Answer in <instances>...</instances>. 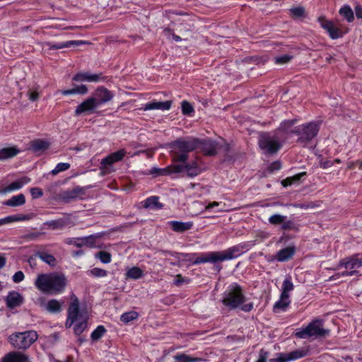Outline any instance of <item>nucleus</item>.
<instances>
[{
    "label": "nucleus",
    "instance_id": "obj_46",
    "mask_svg": "<svg viewBox=\"0 0 362 362\" xmlns=\"http://www.w3.org/2000/svg\"><path fill=\"white\" fill-rule=\"evenodd\" d=\"M281 229L286 230H297L298 227L296 224L291 220L284 219V221L281 223Z\"/></svg>",
    "mask_w": 362,
    "mask_h": 362
},
{
    "label": "nucleus",
    "instance_id": "obj_64",
    "mask_svg": "<svg viewBox=\"0 0 362 362\" xmlns=\"http://www.w3.org/2000/svg\"><path fill=\"white\" fill-rule=\"evenodd\" d=\"M183 282H185L184 279L181 276V274H177L176 276V279L175 281V284L177 286L181 285Z\"/></svg>",
    "mask_w": 362,
    "mask_h": 362
},
{
    "label": "nucleus",
    "instance_id": "obj_47",
    "mask_svg": "<svg viewBox=\"0 0 362 362\" xmlns=\"http://www.w3.org/2000/svg\"><path fill=\"white\" fill-rule=\"evenodd\" d=\"M182 112L185 115H190L194 112L192 105L187 101H183L181 104Z\"/></svg>",
    "mask_w": 362,
    "mask_h": 362
},
{
    "label": "nucleus",
    "instance_id": "obj_53",
    "mask_svg": "<svg viewBox=\"0 0 362 362\" xmlns=\"http://www.w3.org/2000/svg\"><path fill=\"white\" fill-rule=\"evenodd\" d=\"M291 56L284 54L278 57H275V63L278 64H284L288 63L291 59Z\"/></svg>",
    "mask_w": 362,
    "mask_h": 362
},
{
    "label": "nucleus",
    "instance_id": "obj_52",
    "mask_svg": "<svg viewBox=\"0 0 362 362\" xmlns=\"http://www.w3.org/2000/svg\"><path fill=\"white\" fill-rule=\"evenodd\" d=\"M150 174L156 175V176L168 174V168H153L150 170Z\"/></svg>",
    "mask_w": 362,
    "mask_h": 362
},
{
    "label": "nucleus",
    "instance_id": "obj_50",
    "mask_svg": "<svg viewBox=\"0 0 362 362\" xmlns=\"http://www.w3.org/2000/svg\"><path fill=\"white\" fill-rule=\"evenodd\" d=\"M185 168H186L185 162L182 164L174 165L170 170V168H168V173H185Z\"/></svg>",
    "mask_w": 362,
    "mask_h": 362
},
{
    "label": "nucleus",
    "instance_id": "obj_26",
    "mask_svg": "<svg viewBox=\"0 0 362 362\" xmlns=\"http://www.w3.org/2000/svg\"><path fill=\"white\" fill-rule=\"evenodd\" d=\"M31 179L28 177L24 176L17 180L11 182L4 189V192H10L12 191L20 189L23 185L29 183Z\"/></svg>",
    "mask_w": 362,
    "mask_h": 362
},
{
    "label": "nucleus",
    "instance_id": "obj_20",
    "mask_svg": "<svg viewBox=\"0 0 362 362\" xmlns=\"http://www.w3.org/2000/svg\"><path fill=\"white\" fill-rule=\"evenodd\" d=\"M172 105L171 100H166L163 102H158L156 100H153L150 103H146L142 107L139 108L141 110L148 111L153 110H168L170 109Z\"/></svg>",
    "mask_w": 362,
    "mask_h": 362
},
{
    "label": "nucleus",
    "instance_id": "obj_60",
    "mask_svg": "<svg viewBox=\"0 0 362 362\" xmlns=\"http://www.w3.org/2000/svg\"><path fill=\"white\" fill-rule=\"evenodd\" d=\"M29 100L31 101H36L39 98V93L37 91L29 90L28 93Z\"/></svg>",
    "mask_w": 362,
    "mask_h": 362
},
{
    "label": "nucleus",
    "instance_id": "obj_54",
    "mask_svg": "<svg viewBox=\"0 0 362 362\" xmlns=\"http://www.w3.org/2000/svg\"><path fill=\"white\" fill-rule=\"evenodd\" d=\"M65 243L68 245H74L77 247H82V241H81V238H67L65 240Z\"/></svg>",
    "mask_w": 362,
    "mask_h": 362
},
{
    "label": "nucleus",
    "instance_id": "obj_23",
    "mask_svg": "<svg viewBox=\"0 0 362 362\" xmlns=\"http://www.w3.org/2000/svg\"><path fill=\"white\" fill-rule=\"evenodd\" d=\"M6 303L9 309H14L23 304V297L17 291H11L6 296Z\"/></svg>",
    "mask_w": 362,
    "mask_h": 362
},
{
    "label": "nucleus",
    "instance_id": "obj_7",
    "mask_svg": "<svg viewBox=\"0 0 362 362\" xmlns=\"http://www.w3.org/2000/svg\"><path fill=\"white\" fill-rule=\"evenodd\" d=\"M198 139L190 138L187 140H178L173 144V159L175 162L185 163L188 153L197 148Z\"/></svg>",
    "mask_w": 362,
    "mask_h": 362
},
{
    "label": "nucleus",
    "instance_id": "obj_5",
    "mask_svg": "<svg viewBox=\"0 0 362 362\" xmlns=\"http://www.w3.org/2000/svg\"><path fill=\"white\" fill-rule=\"evenodd\" d=\"M68 317L65 322V327L70 328L74 325L75 334L80 335L86 329L88 324V315L79 310V302L76 297L69 306Z\"/></svg>",
    "mask_w": 362,
    "mask_h": 362
},
{
    "label": "nucleus",
    "instance_id": "obj_30",
    "mask_svg": "<svg viewBox=\"0 0 362 362\" xmlns=\"http://www.w3.org/2000/svg\"><path fill=\"white\" fill-rule=\"evenodd\" d=\"M158 199L159 198L158 197L151 196L144 201V206L145 208H150L153 209H162L163 205L159 202Z\"/></svg>",
    "mask_w": 362,
    "mask_h": 362
},
{
    "label": "nucleus",
    "instance_id": "obj_36",
    "mask_svg": "<svg viewBox=\"0 0 362 362\" xmlns=\"http://www.w3.org/2000/svg\"><path fill=\"white\" fill-rule=\"evenodd\" d=\"M174 358L177 362H202L204 361L202 358L192 357L184 354H177Z\"/></svg>",
    "mask_w": 362,
    "mask_h": 362
},
{
    "label": "nucleus",
    "instance_id": "obj_19",
    "mask_svg": "<svg viewBox=\"0 0 362 362\" xmlns=\"http://www.w3.org/2000/svg\"><path fill=\"white\" fill-rule=\"evenodd\" d=\"M86 42L83 40H70L63 42L53 43L51 42H45L42 43V47H48L49 49H60L63 48L70 47L71 46H79L86 44Z\"/></svg>",
    "mask_w": 362,
    "mask_h": 362
},
{
    "label": "nucleus",
    "instance_id": "obj_34",
    "mask_svg": "<svg viewBox=\"0 0 362 362\" xmlns=\"http://www.w3.org/2000/svg\"><path fill=\"white\" fill-rule=\"evenodd\" d=\"M185 173L189 177H194L201 173V169L197 162H192L191 164L185 163Z\"/></svg>",
    "mask_w": 362,
    "mask_h": 362
},
{
    "label": "nucleus",
    "instance_id": "obj_56",
    "mask_svg": "<svg viewBox=\"0 0 362 362\" xmlns=\"http://www.w3.org/2000/svg\"><path fill=\"white\" fill-rule=\"evenodd\" d=\"M30 193L33 199L40 197L43 194L42 189L38 187L31 188Z\"/></svg>",
    "mask_w": 362,
    "mask_h": 362
},
{
    "label": "nucleus",
    "instance_id": "obj_28",
    "mask_svg": "<svg viewBox=\"0 0 362 362\" xmlns=\"http://www.w3.org/2000/svg\"><path fill=\"white\" fill-rule=\"evenodd\" d=\"M19 153L16 147H7L0 149V160L11 158Z\"/></svg>",
    "mask_w": 362,
    "mask_h": 362
},
{
    "label": "nucleus",
    "instance_id": "obj_3",
    "mask_svg": "<svg viewBox=\"0 0 362 362\" xmlns=\"http://www.w3.org/2000/svg\"><path fill=\"white\" fill-rule=\"evenodd\" d=\"M244 249V245L240 244L221 252L202 253L194 260L193 264L207 262L216 263L217 262L230 260L239 257L243 252Z\"/></svg>",
    "mask_w": 362,
    "mask_h": 362
},
{
    "label": "nucleus",
    "instance_id": "obj_16",
    "mask_svg": "<svg viewBox=\"0 0 362 362\" xmlns=\"http://www.w3.org/2000/svg\"><path fill=\"white\" fill-rule=\"evenodd\" d=\"M0 362H31L30 356L19 350L12 351L5 354Z\"/></svg>",
    "mask_w": 362,
    "mask_h": 362
},
{
    "label": "nucleus",
    "instance_id": "obj_8",
    "mask_svg": "<svg viewBox=\"0 0 362 362\" xmlns=\"http://www.w3.org/2000/svg\"><path fill=\"white\" fill-rule=\"evenodd\" d=\"M285 142L274 132L260 134L258 139L259 148L267 154H274Z\"/></svg>",
    "mask_w": 362,
    "mask_h": 362
},
{
    "label": "nucleus",
    "instance_id": "obj_14",
    "mask_svg": "<svg viewBox=\"0 0 362 362\" xmlns=\"http://www.w3.org/2000/svg\"><path fill=\"white\" fill-rule=\"evenodd\" d=\"M318 22L320 26L325 29L332 39H337L343 36L342 32L334 25L332 21H327L325 17H319Z\"/></svg>",
    "mask_w": 362,
    "mask_h": 362
},
{
    "label": "nucleus",
    "instance_id": "obj_9",
    "mask_svg": "<svg viewBox=\"0 0 362 362\" xmlns=\"http://www.w3.org/2000/svg\"><path fill=\"white\" fill-rule=\"evenodd\" d=\"M329 334V330L323 327V321L315 320L310 322L305 327L298 329L295 335L300 339H308L310 337H325Z\"/></svg>",
    "mask_w": 362,
    "mask_h": 362
},
{
    "label": "nucleus",
    "instance_id": "obj_24",
    "mask_svg": "<svg viewBox=\"0 0 362 362\" xmlns=\"http://www.w3.org/2000/svg\"><path fill=\"white\" fill-rule=\"evenodd\" d=\"M126 154L127 151L124 149H119V151L112 153L104 158L101 160L100 164L103 167H105L106 165H111L116 162L122 160Z\"/></svg>",
    "mask_w": 362,
    "mask_h": 362
},
{
    "label": "nucleus",
    "instance_id": "obj_58",
    "mask_svg": "<svg viewBox=\"0 0 362 362\" xmlns=\"http://www.w3.org/2000/svg\"><path fill=\"white\" fill-rule=\"evenodd\" d=\"M332 165H333V162L332 160H323L322 159H321L320 160V167L322 169L329 168L332 167Z\"/></svg>",
    "mask_w": 362,
    "mask_h": 362
},
{
    "label": "nucleus",
    "instance_id": "obj_43",
    "mask_svg": "<svg viewBox=\"0 0 362 362\" xmlns=\"http://www.w3.org/2000/svg\"><path fill=\"white\" fill-rule=\"evenodd\" d=\"M70 164L68 163H59L56 167L51 171L52 175H56L60 172L66 171L70 168Z\"/></svg>",
    "mask_w": 362,
    "mask_h": 362
},
{
    "label": "nucleus",
    "instance_id": "obj_38",
    "mask_svg": "<svg viewBox=\"0 0 362 362\" xmlns=\"http://www.w3.org/2000/svg\"><path fill=\"white\" fill-rule=\"evenodd\" d=\"M107 332L103 325L98 326L91 333L90 338L92 341H96L99 340Z\"/></svg>",
    "mask_w": 362,
    "mask_h": 362
},
{
    "label": "nucleus",
    "instance_id": "obj_63",
    "mask_svg": "<svg viewBox=\"0 0 362 362\" xmlns=\"http://www.w3.org/2000/svg\"><path fill=\"white\" fill-rule=\"evenodd\" d=\"M356 16L358 18L362 19V7L356 6L355 8Z\"/></svg>",
    "mask_w": 362,
    "mask_h": 362
},
{
    "label": "nucleus",
    "instance_id": "obj_15",
    "mask_svg": "<svg viewBox=\"0 0 362 362\" xmlns=\"http://www.w3.org/2000/svg\"><path fill=\"white\" fill-rule=\"evenodd\" d=\"M114 97L112 92L103 86L98 88L93 93L92 98L99 107L102 104L111 100Z\"/></svg>",
    "mask_w": 362,
    "mask_h": 362
},
{
    "label": "nucleus",
    "instance_id": "obj_33",
    "mask_svg": "<svg viewBox=\"0 0 362 362\" xmlns=\"http://www.w3.org/2000/svg\"><path fill=\"white\" fill-rule=\"evenodd\" d=\"M291 300L289 297L284 298L283 294L281 293L280 298L275 303L273 307L274 312H278L279 310H285L286 308L290 304Z\"/></svg>",
    "mask_w": 362,
    "mask_h": 362
},
{
    "label": "nucleus",
    "instance_id": "obj_48",
    "mask_svg": "<svg viewBox=\"0 0 362 362\" xmlns=\"http://www.w3.org/2000/svg\"><path fill=\"white\" fill-rule=\"evenodd\" d=\"M289 11L294 18H300L305 14V9L302 6L291 8Z\"/></svg>",
    "mask_w": 362,
    "mask_h": 362
},
{
    "label": "nucleus",
    "instance_id": "obj_57",
    "mask_svg": "<svg viewBox=\"0 0 362 362\" xmlns=\"http://www.w3.org/2000/svg\"><path fill=\"white\" fill-rule=\"evenodd\" d=\"M24 274L21 271L16 272L13 276V281L15 283H19L24 279Z\"/></svg>",
    "mask_w": 362,
    "mask_h": 362
},
{
    "label": "nucleus",
    "instance_id": "obj_13",
    "mask_svg": "<svg viewBox=\"0 0 362 362\" xmlns=\"http://www.w3.org/2000/svg\"><path fill=\"white\" fill-rule=\"evenodd\" d=\"M296 122V119L284 120L281 122L274 132L285 142L289 135L294 134V129H292V127Z\"/></svg>",
    "mask_w": 362,
    "mask_h": 362
},
{
    "label": "nucleus",
    "instance_id": "obj_44",
    "mask_svg": "<svg viewBox=\"0 0 362 362\" xmlns=\"http://www.w3.org/2000/svg\"><path fill=\"white\" fill-rule=\"evenodd\" d=\"M284 219H286V216L276 214L272 215L269 218V223H271L272 225H279V224H281L284 221Z\"/></svg>",
    "mask_w": 362,
    "mask_h": 362
},
{
    "label": "nucleus",
    "instance_id": "obj_6",
    "mask_svg": "<svg viewBox=\"0 0 362 362\" xmlns=\"http://www.w3.org/2000/svg\"><path fill=\"white\" fill-rule=\"evenodd\" d=\"M38 339L35 330L16 332L8 337V343L16 350L25 351L28 349Z\"/></svg>",
    "mask_w": 362,
    "mask_h": 362
},
{
    "label": "nucleus",
    "instance_id": "obj_31",
    "mask_svg": "<svg viewBox=\"0 0 362 362\" xmlns=\"http://www.w3.org/2000/svg\"><path fill=\"white\" fill-rule=\"evenodd\" d=\"M45 309L50 313H58L62 310V303L56 299L49 300L45 305Z\"/></svg>",
    "mask_w": 362,
    "mask_h": 362
},
{
    "label": "nucleus",
    "instance_id": "obj_12",
    "mask_svg": "<svg viewBox=\"0 0 362 362\" xmlns=\"http://www.w3.org/2000/svg\"><path fill=\"white\" fill-rule=\"evenodd\" d=\"M308 351L296 349L289 353H278L276 357L269 359V362H289L305 357Z\"/></svg>",
    "mask_w": 362,
    "mask_h": 362
},
{
    "label": "nucleus",
    "instance_id": "obj_18",
    "mask_svg": "<svg viewBox=\"0 0 362 362\" xmlns=\"http://www.w3.org/2000/svg\"><path fill=\"white\" fill-rule=\"evenodd\" d=\"M198 141L197 148L202 150L206 155L214 156L217 153L218 144L216 142L210 139L201 140L199 139Z\"/></svg>",
    "mask_w": 362,
    "mask_h": 362
},
{
    "label": "nucleus",
    "instance_id": "obj_55",
    "mask_svg": "<svg viewBox=\"0 0 362 362\" xmlns=\"http://www.w3.org/2000/svg\"><path fill=\"white\" fill-rule=\"evenodd\" d=\"M269 356L268 351H265L264 349H260L259 353V358L256 362H267V359Z\"/></svg>",
    "mask_w": 362,
    "mask_h": 362
},
{
    "label": "nucleus",
    "instance_id": "obj_32",
    "mask_svg": "<svg viewBox=\"0 0 362 362\" xmlns=\"http://www.w3.org/2000/svg\"><path fill=\"white\" fill-rule=\"evenodd\" d=\"M49 144L45 141L37 139L30 143V148L34 152L45 151L49 148Z\"/></svg>",
    "mask_w": 362,
    "mask_h": 362
},
{
    "label": "nucleus",
    "instance_id": "obj_49",
    "mask_svg": "<svg viewBox=\"0 0 362 362\" xmlns=\"http://www.w3.org/2000/svg\"><path fill=\"white\" fill-rule=\"evenodd\" d=\"M81 241H82V246L87 245L90 247H94L95 243V238L93 235L81 238Z\"/></svg>",
    "mask_w": 362,
    "mask_h": 362
},
{
    "label": "nucleus",
    "instance_id": "obj_35",
    "mask_svg": "<svg viewBox=\"0 0 362 362\" xmlns=\"http://www.w3.org/2000/svg\"><path fill=\"white\" fill-rule=\"evenodd\" d=\"M294 286L291 281V277L290 276H286L284 280L281 287V293L284 298L290 297L288 293L293 291Z\"/></svg>",
    "mask_w": 362,
    "mask_h": 362
},
{
    "label": "nucleus",
    "instance_id": "obj_1",
    "mask_svg": "<svg viewBox=\"0 0 362 362\" xmlns=\"http://www.w3.org/2000/svg\"><path fill=\"white\" fill-rule=\"evenodd\" d=\"M67 282V279L63 273L52 272L39 274L34 284L42 293L57 295L64 291Z\"/></svg>",
    "mask_w": 362,
    "mask_h": 362
},
{
    "label": "nucleus",
    "instance_id": "obj_51",
    "mask_svg": "<svg viewBox=\"0 0 362 362\" xmlns=\"http://www.w3.org/2000/svg\"><path fill=\"white\" fill-rule=\"evenodd\" d=\"M23 219H24L23 218H18L16 216H7L6 218L0 219V226L4 225V224H6V223L13 222V221H21V220H23Z\"/></svg>",
    "mask_w": 362,
    "mask_h": 362
},
{
    "label": "nucleus",
    "instance_id": "obj_25",
    "mask_svg": "<svg viewBox=\"0 0 362 362\" xmlns=\"http://www.w3.org/2000/svg\"><path fill=\"white\" fill-rule=\"evenodd\" d=\"M296 252L294 246H288L278 251L275 256V259L278 262H286L291 259Z\"/></svg>",
    "mask_w": 362,
    "mask_h": 362
},
{
    "label": "nucleus",
    "instance_id": "obj_29",
    "mask_svg": "<svg viewBox=\"0 0 362 362\" xmlns=\"http://www.w3.org/2000/svg\"><path fill=\"white\" fill-rule=\"evenodd\" d=\"M25 203V198L24 194H20L13 196L11 199L6 200L4 204L8 206H22Z\"/></svg>",
    "mask_w": 362,
    "mask_h": 362
},
{
    "label": "nucleus",
    "instance_id": "obj_4",
    "mask_svg": "<svg viewBox=\"0 0 362 362\" xmlns=\"http://www.w3.org/2000/svg\"><path fill=\"white\" fill-rule=\"evenodd\" d=\"M362 267V255L355 254L341 259L333 269L338 271L329 277V281L339 279L342 276H351L358 274V269Z\"/></svg>",
    "mask_w": 362,
    "mask_h": 362
},
{
    "label": "nucleus",
    "instance_id": "obj_22",
    "mask_svg": "<svg viewBox=\"0 0 362 362\" xmlns=\"http://www.w3.org/2000/svg\"><path fill=\"white\" fill-rule=\"evenodd\" d=\"M103 78L102 74H97L89 72H79L73 77L72 80L78 82H98Z\"/></svg>",
    "mask_w": 362,
    "mask_h": 362
},
{
    "label": "nucleus",
    "instance_id": "obj_27",
    "mask_svg": "<svg viewBox=\"0 0 362 362\" xmlns=\"http://www.w3.org/2000/svg\"><path fill=\"white\" fill-rule=\"evenodd\" d=\"M172 229L178 233H183L188 230H190L193 226V223L189 222H180L177 221H173L169 222Z\"/></svg>",
    "mask_w": 362,
    "mask_h": 362
},
{
    "label": "nucleus",
    "instance_id": "obj_39",
    "mask_svg": "<svg viewBox=\"0 0 362 362\" xmlns=\"http://www.w3.org/2000/svg\"><path fill=\"white\" fill-rule=\"evenodd\" d=\"M143 275V271L137 267H132L127 272V277L132 279H139L142 277Z\"/></svg>",
    "mask_w": 362,
    "mask_h": 362
},
{
    "label": "nucleus",
    "instance_id": "obj_17",
    "mask_svg": "<svg viewBox=\"0 0 362 362\" xmlns=\"http://www.w3.org/2000/svg\"><path fill=\"white\" fill-rule=\"evenodd\" d=\"M98 107V106L97 103L91 96L79 104L76 107L74 113L76 116L86 112L91 113L93 112Z\"/></svg>",
    "mask_w": 362,
    "mask_h": 362
},
{
    "label": "nucleus",
    "instance_id": "obj_40",
    "mask_svg": "<svg viewBox=\"0 0 362 362\" xmlns=\"http://www.w3.org/2000/svg\"><path fill=\"white\" fill-rule=\"evenodd\" d=\"M45 225L53 230L61 229L65 226V221L62 219L52 220L45 222Z\"/></svg>",
    "mask_w": 362,
    "mask_h": 362
},
{
    "label": "nucleus",
    "instance_id": "obj_59",
    "mask_svg": "<svg viewBox=\"0 0 362 362\" xmlns=\"http://www.w3.org/2000/svg\"><path fill=\"white\" fill-rule=\"evenodd\" d=\"M76 94L85 95L88 93V88L85 85H81L75 88Z\"/></svg>",
    "mask_w": 362,
    "mask_h": 362
},
{
    "label": "nucleus",
    "instance_id": "obj_2",
    "mask_svg": "<svg viewBox=\"0 0 362 362\" xmlns=\"http://www.w3.org/2000/svg\"><path fill=\"white\" fill-rule=\"evenodd\" d=\"M246 297L243 289L238 283L230 284L222 296L221 303L230 310L240 308L244 312H250L253 309V303L244 304Z\"/></svg>",
    "mask_w": 362,
    "mask_h": 362
},
{
    "label": "nucleus",
    "instance_id": "obj_11",
    "mask_svg": "<svg viewBox=\"0 0 362 362\" xmlns=\"http://www.w3.org/2000/svg\"><path fill=\"white\" fill-rule=\"evenodd\" d=\"M86 194V187L77 186L71 189L62 191L59 193V199L66 203H69L78 198L83 199Z\"/></svg>",
    "mask_w": 362,
    "mask_h": 362
},
{
    "label": "nucleus",
    "instance_id": "obj_41",
    "mask_svg": "<svg viewBox=\"0 0 362 362\" xmlns=\"http://www.w3.org/2000/svg\"><path fill=\"white\" fill-rule=\"evenodd\" d=\"M139 317V313L136 311H129L123 313L120 317V320L124 323H128Z\"/></svg>",
    "mask_w": 362,
    "mask_h": 362
},
{
    "label": "nucleus",
    "instance_id": "obj_42",
    "mask_svg": "<svg viewBox=\"0 0 362 362\" xmlns=\"http://www.w3.org/2000/svg\"><path fill=\"white\" fill-rule=\"evenodd\" d=\"M95 257L100 259V261L104 264H108L111 262L112 256L110 253L106 251H100L96 255Z\"/></svg>",
    "mask_w": 362,
    "mask_h": 362
},
{
    "label": "nucleus",
    "instance_id": "obj_62",
    "mask_svg": "<svg viewBox=\"0 0 362 362\" xmlns=\"http://www.w3.org/2000/svg\"><path fill=\"white\" fill-rule=\"evenodd\" d=\"M306 175L305 172H302L298 174L295 175L293 177H291V180H293V182L299 181L303 176Z\"/></svg>",
    "mask_w": 362,
    "mask_h": 362
},
{
    "label": "nucleus",
    "instance_id": "obj_10",
    "mask_svg": "<svg viewBox=\"0 0 362 362\" xmlns=\"http://www.w3.org/2000/svg\"><path fill=\"white\" fill-rule=\"evenodd\" d=\"M320 127V122H310L298 126L294 129V134L298 136L297 141L307 144L317 135Z\"/></svg>",
    "mask_w": 362,
    "mask_h": 362
},
{
    "label": "nucleus",
    "instance_id": "obj_37",
    "mask_svg": "<svg viewBox=\"0 0 362 362\" xmlns=\"http://www.w3.org/2000/svg\"><path fill=\"white\" fill-rule=\"evenodd\" d=\"M339 13L349 23L352 22L354 19V12L349 6L345 5L341 8Z\"/></svg>",
    "mask_w": 362,
    "mask_h": 362
},
{
    "label": "nucleus",
    "instance_id": "obj_21",
    "mask_svg": "<svg viewBox=\"0 0 362 362\" xmlns=\"http://www.w3.org/2000/svg\"><path fill=\"white\" fill-rule=\"evenodd\" d=\"M43 247L44 246L41 245L40 250L35 252L34 256L40 259L49 267H55L57 264V259L52 255L46 252Z\"/></svg>",
    "mask_w": 362,
    "mask_h": 362
},
{
    "label": "nucleus",
    "instance_id": "obj_45",
    "mask_svg": "<svg viewBox=\"0 0 362 362\" xmlns=\"http://www.w3.org/2000/svg\"><path fill=\"white\" fill-rule=\"evenodd\" d=\"M88 273L94 277H105L107 275V272L103 269L95 267L90 269Z\"/></svg>",
    "mask_w": 362,
    "mask_h": 362
},
{
    "label": "nucleus",
    "instance_id": "obj_61",
    "mask_svg": "<svg viewBox=\"0 0 362 362\" xmlns=\"http://www.w3.org/2000/svg\"><path fill=\"white\" fill-rule=\"evenodd\" d=\"M281 164L279 161H274L269 165V170L271 171L278 170L281 168Z\"/></svg>",
    "mask_w": 362,
    "mask_h": 362
}]
</instances>
